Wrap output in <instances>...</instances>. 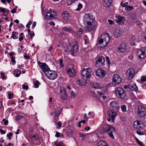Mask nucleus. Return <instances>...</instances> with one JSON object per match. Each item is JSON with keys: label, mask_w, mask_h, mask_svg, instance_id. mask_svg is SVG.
I'll return each mask as SVG.
<instances>
[{"label": "nucleus", "mask_w": 146, "mask_h": 146, "mask_svg": "<svg viewBox=\"0 0 146 146\" xmlns=\"http://www.w3.org/2000/svg\"><path fill=\"white\" fill-rule=\"evenodd\" d=\"M78 47L76 45H74L71 47V52L72 53H75L78 51Z\"/></svg>", "instance_id": "obj_28"}, {"label": "nucleus", "mask_w": 146, "mask_h": 146, "mask_svg": "<svg viewBox=\"0 0 146 146\" xmlns=\"http://www.w3.org/2000/svg\"><path fill=\"white\" fill-rule=\"evenodd\" d=\"M136 54L139 58L144 59L146 57V48L143 47L138 50L137 51Z\"/></svg>", "instance_id": "obj_6"}, {"label": "nucleus", "mask_w": 146, "mask_h": 146, "mask_svg": "<svg viewBox=\"0 0 146 146\" xmlns=\"http://www.w3.org/2000/svg\"><path fill=\"white\" fill-rule=\"evenodd\" d=\"M137 133L139 135H143L144 134L143 133V132H141L139 130L137 131Z\"/></svg>", "instance_id": "obj_58"}, {"label": "nucleus", "mask_w": 146, "mask_h": 146, "mask_svg": "<svg viewBox=\"0 0 146 146\" xmlns=\"http://www.w3.org/2000/svg\"><path fill=\"white\" fill-rule=\"evenodd\" d=\"M76 96V95L75 94V92L73 91H72L70 92V97L72 98H75Z\"/></svg>", "instance_id": "obj_40"}, {"label": "nucleus", "mask_w": 146, "mask_h": 146, "mask_svg": "<svg viewBox=\"0 0 146 146\" xmlns=\"http://www.w3.org/2000/svg\"><path fill=\"white\" fill-rule=\"evenodd\" d=\"M135 71L132 68H129L126 71V76L127 79L128 80L132 79L135 76Z\"/></svg>", "instance_id": "obj_9"}, {"label": "nucleus", "mask_w": 146, "mask_h": 146, "mask_svg": "<svg viewBox=\"0 0 146 146\" xmlns=\"http://www.w3.org/2000/svg\"><path fill=\"white\" fill-rule=\"evenodd\" d=\"M135 140L139 146H145L144 144L142 142L140 141L137 138H135Z\"/></svg>", "instance_id": "obj_38"}, {"label": "nucleus", "mask_w": 146, "mask_h": 146, "mask_svg": "<svg viewBox=\"0 0 146 146\" xmlns=\"http://www.w3.org/2000/svg\"><path fill=\"white\" fill-rule=\"evenodd\" d=\"M126 49L125 44H121L117 48V51L120 52H125Z\"/></svg>", "instance_id": "obj_20"}, {"label": "nucleus", "mask_w": 146, "mask_h": 146, "mask_svg": "<svg viewBox=\"0 0 146 146\" xmlns=\"http://www.w3.org/2000/svg\"><path fill=\"white\" fill-rule=\"evenodd\" d=\"M55 145L56 146H63V143L61 142H55Z\"/></svg>", "instance_id": "obj_48"}, {"label": "nucleus", "mask_w": 146, "mask_h": 146, "mask_svg": "<svg viewBox=\"0 0 146 146\" xmlns=\"http://www.w3.org/2000/svg\"><path fill=\"white\" fill-rule=\"evenodd\" d=\"M86 79H83V80H78L77 81V84L81 86H84L86 84Z\"/></svg>", "instance_id": "obj_26"}, {"label": "nucleus", "mask_w": 146, "mask_h": 146, "mask_svg": "<svg viewBox=\"0 0 146 146\" xmlns=\"http://www.w3.org/2000/svg\"><path fill=\"white\" fill-rule=\"evenodd\" d=\"M129 39L133 41L137 42V38L133 35H131L129 36Z\"/></svg>", "instance_id": "obj_35"}, {"label": "nucleus", "mask_w": 146, "mask_h": 146, "mask_svg": "<svg viewBox=\"0 0 146 146\" xmlns=\"http://www.w3.org/2000/svg\"><path fill=\"white\" fill-rule=\"evenodd\" d=\"M55 16L54 12V11L48 12L46 14V18L49 20Z\"/></svg>", "instance_id": "obj_23"}, {"label": "nucleus", "mask_w": 146, "mask_h": 146, "mask_svg": "<svg viewBox=\"0 0 146 146\" xmlns=\"http://www.w3.org/2000/svg\"><path fill=\"white\" fill-rule=\"evenodd\" d=\"M121 109L122 111L123 112H125L126 111V106L125 105H123L121 107Z\"/></svg>", "instance_id": "obj_50"}, {"label": "nucleus", "mask_w": 146, "mask_h": 146, "mask_svg": "<svg viewBox=\"0 0 146 146\" xmlns=\"http://www.w3.org/2000/svg\"><path fill=\"white\" fill-rule=\"evenodd\" d=\"M106 74V72L101 69H98L96 71V76L100 78H103L105 76Z\"/></svg>", "instance_id": "obj_16"}, {"label": "nucleus", "mask_w": 146, "mask_h": 146, "mask_svg": "<svg viewBox=\"0 0 146 146\" xmlns=\"http://www.w3.org/2000/svg\"><path fill=\"white\" fill-rule=\"evenodd\" d=\"M78 8L76 9V10L79 11L82 8V6L81 4L79 3L78 5Z\"/></svg>", "instance_id": "obj_44"}, {"label": "nucleus", "mask_w": 146, "mask_h": 146, "mask_svg": "<svg viewBox=\"0 0 146 146\" xmlns=\"http://www.w3.org/2000/svg\"><path fill=\"white\" fill-rule=\"evenodd\" d=\"M86 31H91L97 26V23L92 15L90 13L85 14L83 19Z\"/></svg>", "instance_id": "obj_1"}, {"label": "nucleus", "mask_w": 146, "mask_h": 146, "mask_svg": "<svg viewBox=\"0 0 146 146\" xmlns=\"http://www.w3.org/2000/svg\"><path fill=\"white\" fill-rule=\"evenodd\" d=\"M146 110L142 106H139L137 108V114L139 117H143L146 115Z\"/></svg>", "instance_id": "obj_10"}, {"label": "nucleus", "mask_w": 146, "mask_h": 146, "mask_svg": "<svg viewBox=\"0 0 146 146\" xmlns=\"http://www.w3.org/2000/svg\"><path fill=\"white\" fill-rule=\"evenodd\" d=\"M30 138L32 140H36L38 138V135H34L31 136L30 137Z\"/></svg>", "instance_id": "obj_39"}, {"label": "nucleus", "mask_w": 146, "mask_h": 146, "mask_svg": "<svg viewBox=\"0 0 146 146\" xmlns=\"http://www.w3.org/2000/svg\"><path fill=\"white\" fill-rule=\"evenodd\" d=\"M78 32L80 34H81L83 33V30L81 28H79L78 30Z\"/></svg>", "instance_id": "obj_59"}, {"label": "nucleus", "mask_w": 146, "mask_h": 146, "mask_svg": "<svg viewBox=\"0 0 146 146\" xmlns=\"http://www.w3.org/2000/svg\"><path fill=\"white\" fill-rule=\"evenodd\" d=\"M120 5L123 7H126L128 5V3L127 2H126L124 3L123 2H121L120 4Z\"/></svg>", "instance_id": "obj_42"}, {"label": "nucleus", "mask_w": 146, "mask_h": 146, "mask_svg": "<svg viewBox=\"0 0 146 146\" xmlns=\"http://www.w3.org/2000/svg\"><path fill=\"white\" fill-rule=\"evenodd\" d=\"M62 123L60 121H58L56 125V128L57 129H59L62 126Z\"/></svg>", "instance_id": "obj_41"}, {"label": "nucleus", "mask_w": 146, "mask_h": 146, "mask_svg": "<svg viewBox=\"0 0 146 146\" xmlns=\"http://www.w3.org/2000/svg\"><path fill=\"white\" fill-rule=\"evenodd\" d=\"M110 41L109 35L107 33L103 34L99 38L97 43V46L98 47H104L108 44Z\"/></svg>", "instance_id": "obj_2"}, {"label": "nucleus", "mask_w": 146, "mask_h": 146, "mask_svg": "<svg viewBox=\"0 0 146 146\" xmlns=\"http://www.w3.org/2000/svg\"><path fill=\"white\" fill-rule=\"evenodd\" d=\"M62 17L64 20L65 21H68L70 19V16L69 13L65 11L62 14Z\"/></svg>", "instance_id": "obj_25"}, {"label": "nucleus", "mask_w": 146, "mask_h": 146, "mask_svg": "<svg viewBox=\"0 0 146 146\" xmlns=\"http://www.w3.org/2000/svg\"><path fill=\"white\" fill-rule=\"evenodd\" d=\"M130 17L131 20L132 21L135 20L137 19L136 15L135 13L131 14Z\"/></svg>", "instance_id": "obj_33"}, {"label": "nucleus", "mask_w": 146, "mask_h": 146, "mask_svg": "<svg viewBox=\"0 0 146 146\" xmlns=\"http://www.w3.org/2000/svg\"><path fill=\"white\" fill-rule=\"evenodd\" d=\"M13 135V133L12 132H10L7 134V137L9 140L11 139V137Z\"/></svg>", "instance_id": "obj_46"}, {"label": "nucleus", "mask_w": 146, "mask_h": 146, "mask_svg": "<svg viewBox=\"0 0 146 146\" xmlns=\"http://www.w3.org/2000/svg\"><path fill=\"white\" fill-rule=\"evenodd\" d=\"M115 17L117 18V19L116 20V22L118 24H120L121 23L124 22L125 19L124 17L116 16Z\"/></svg>", "instance_id": "obj_21"}, {"label": "nucleus", "mask_w": 146, "mask_h": 146, "mask_svg": "<svg viewBox=\"0 0 146 146\" xmlns=\"http://www.w3.org/2000/svg\"><path fill=\"white\" fill-rule=\"evenodd\" d=\"M9 98V99H11L13 96V93H11L10 92H8Z\"/></svg>", "instance_id": "obj_45"}, {"label": "nucleus", "mask_w": 146, "mask_h": 146, "mask_svg": "<svg viewBox=\"0 0 146 146\" xmlns=\"http://www.w3.org/2000/svg\"><path fill=\"white\" fill-rule=\"evenodd\" d=\"M112 0H103V5L106 7H110L112 4Z\"/></svg>", "instance_id": "obj_22"}, {"label": "nucleus", "mask_w": 146, "mask_h": 146, "mask_svg": "<svg viewBox=\"0 0 146 146\" xmlns=\"http://www.w3.org/2000/svg\"><path fill=\"white\" fill-rule=\"evenodd\" d=\"M21 73V71L18 69H16L13 72V75L16 77H19Z\"/></svg>", "instance_id": "obj_31"}, {"label": "nucleus", "mask_w": 146, "mask_h": 146, "mask_svg": "<svg viewBox=\"0 0 146 146\" xmlns=\"http://www.w3.org/2000/svg\"><path fill=\"white\" fill-rule=\"evenodd\" d=\"M38 64L40 69L45 73V74L46 73L50 70V68L45 63H42L40 62H38Z\"/></svg>", "instance_id": "obj_13"}, {"label": "nucleus", "mask_w": 146, "mask_h": 146, "mask_svg": "<svg viewBox=\"0 0 146 146\" xmlns=\"http://www.w3.org/2000/svg\"><path fill=\"white\" fill-rule=\"evenodd\" d=\"M117 111L109 110L108 111L107 114L108 118L107 119L108 121H110L111 120L113 123H114L117 113Z\"/></svg>", "instance_id": "obj_8"}, {"label": "nucleus", "mask_w": 146, "mask_h": 146, "mask_svg": "<svg viewBox=\"0 0 146 146\" xmlns=\"http://www.w3.org/2000/svg\"><path fill=\"white\" fill-rule=\"evenodd\" d=\"M133 7L132 6H127L125 8V10L126 11H129L133 10Z\"/></svg>", "instance_id": "obj_37"}, {"label": "nucleus", "mask_w": 146, "mask_h": 146, "mask_svg": "<svg viewBox=\"0 0 146 146\" xmlns=\"http://www.w3.org/2000/svg\"><path fill=\"white\" fill-rule=\"evenodd\" d=\"M23 118V116L22 115H19L16 117L15 118V120H18Z\"/></svg>", "instance_id": "obj_52"}, {"label": "nucleus", "mask_w": 146, "mask_h": 146, "mask_svg": "<svg viewBox=\"0 0 146 146\" xmlns=\"http://www.w3.org/2000/svg\"><path fill=\"white\" fill-rule=\"evenodd\" d=\"M36 25V22H34L32 25V28L34 29Z\"/></svg>", "instance_id": "obj_64"}, {"label": "nucleus", "mask_w": 146, "mask_h": 146, "mask_svg": "<svg viewBox=\"0 0 146 146\" xmlns=\"http://www.w3.org/2000/svg\"><path fill=\"white\" fill-rule=\"evenodd\" d=\"M104 131L108 133L109 136L112 139H114V137L113 134L115 131V128L112 125L108 124L105 125L103 127Z\"/></svg>", "instance_id": "obj_3"}, {"label": "nucleus", "mask_w": 146, "mask_h": 146, "mask_svg": "<svg viewBox=\"0 0 146 146\" xmlns=\"http://www.w3.org/2000/svg\"><path fill=\"white\" fill-rule=\"evenodd\" d=\"M18 34V33L17 32H13L12 33V35L11 36V38L13 39H16L17 38V36L16 35H17Z\"/></svg>", "instance_id": "obj_34"}, {"label": "nucleus", "mask_w": 146, "mask_h": 146, "mask_svg": "<svg viewBox=\"0 0 146 146\" xmlns=\"http://www.w3.org/2000/svg\"><path fill=\"white\" fill-rule=\"evenodd\" d=\"M129 88L131 90L136 91L138 88L137 86L135 84H132L129 85Z\"/></svg>", "instance_id": "obj_27"}, {"label": "nucleus", "mask_w": 146, "mask_h": 146, "mask_svg": "<svg viewBox=\"0 0 146 146\" xmlns=\"http://www.w3.org/2000/svg\"><path fill=\"white\" fill-rule=\"evenodd\" d=\"M60 135H61V136H63V135L61 134L60 133L56 132V134H55V137H59L60 136Z\"/></svg>", "instance_id": "obj_47"}, {"label": "nucleus", "mask_w": 146, "mask_h": 146, "mask_svg": "<svg viewBox=\"0 0 146 146\" xmlns=\"http://www.w3.org/2000/svg\"><path fill=\"white\" fill-rule=\"evenodd\" d=\"M0 132L2 134H5L6 133V131L2 130V129H0Z\"/></svg>", "instance_id": "obj_63"}, {"label": "nucleus", "mask_w": 146, "mask_h": 146, "mask_svg": "<svg viewBox=\"0 0 146 146\" xmlns=\"http://www.w3.org/2000/svg\"><path fill=\"white\" fill-rule=\"evenodd\" d=\"M23 33H21L19 35V40L20 41H22L23 39V37L22 36L23 35Z\"/></svg>", "instance_id": "obj_49"}, {"label": "nucleus", "mask_w": 146, "mask_h": 146, "mask_svg": "<svg viewBox=\"0 0 146 146\" xmlns=\"http://www.w3.org/2000/svg\"><path fill=\"white\" fill-rule=\"evenodd\" d=\"M0 73L2 76V79H4L5 78V73L3 72L2 71Z\"/></svg>", "instance_id": "obj_56"}, {"label": "nucleus", "mask_w": 146, "mask_h": 146, "mask_svg": "<svg viewBox=\"0 0 146 146\" xmlns=\"http://www.w3.org/2000/svg\"><path fill=\"white\" fill-rule=\"evenodd\" d=\"M15 57L12 56L11 58V60L12 62L13 63H15Z\"/></svg>", "instance_id": "obj_62"}, {"label": "nucleus", "mask_w": 146, "mask_h": 146, "mask_svg": "<svg viewBox=\"0 0 146 146\" xmlns=\"http://www.w3.org/2000/svg\"><path fill=\"white\" fill-rule=\"evenodd\" d=\"M40 84V82H39L37 80H36L35 81L34 83V85L35 86V87L36 88H38L39 86V84Z\"/></svg>", "instance_id": "obj_43"}, {"label": "nucleus", "mask_w": 146, "mask_h": 146, "mask_svg": "<svg viewBox=\"0 0 146 146\" xmlns=\"http://www.w3.org/2000/svg\"><path fill=\"white\" fill-rule=\"evenodd\" d=\"M121 78L119 75L115 74L114 75L112 78V83L114 85L118 84L121 82Z\"/></svg>", "instance_id": "obj_12"}, {"label": "nucleus", "mask_w": 146, "mask_h": 146, "mask_svg": "<svg viewBox=\"0 0 146 146\" xmlns=\"http://www.w3.org/2000/svg\"><path fill=\"white\" fill-rule=\"evenodd\" d=\"M115 91V95L118 98L123 99L125 96L124 90L121 87L116 88Z\"/></svg>", "instance_id": "obj_5"}, {"label": "nucleus", "mask_w": 146, "mask_h": 146, "mask_svg": "<svg viewBox=\"0 0 146 146\" xmlns=\"http://www.w3.org/2000/svg\"><path fill=\"white\" fill-rule=\"evenodd\" d=\"M141 80L143 82L146 81V76H142L141 78Z\"/></svg>", "instance_id": "obj_55"}, {"label": "nucleus", "mask_w": 146, "mask_h": 146, "mask_svg": "<svg viewBox=\"0 0 146 146\" xmlns=\"http://www.w3.org/2000/svg\"><path fill=\"white\" fill-rule=\"evenodd\" d=\"M105 61V59L104 57H99L96 62V66L99 67L103 65Z\"/></svg>", "instance_id": "obj_17"}, {"label": "nucleus", "mask_w": 146, "mask_h": 146, "mask_svg": "<svg viewBox=\"0 0 146 146\" xmlns=\"http://www.w3.org/2000/svg\"><path fill=\"white\" fill-rule=\"evenodd\" d=\"M5 9L3 8L0 7V12L1 11L2 12L4 13L5 12Z\"/></svg>", "instance_id": "obj_61"}, {"label": "nucleus", "mask_w": 146, "mask_h": 146, "mask_svg": "<svg viewBox=\"0 0 146 146\" xmlns=\"http://www.w3.org/2000/svg\"><path fill=\"white\" fill-rule=\"evenodd\" d=\"M92 70L90 68L84 69L82 71L81 75L83 79L90 78L91 76Z\"/></svg>", "instance_id": "obj_7"}, {"label": "nucleus", "mask_w": 146, "mask_h": 146, "mask_svg": "<svg viewBox=\"0 0 146 146\" xmlns=\"http://www.w3.org/2000/svg\"><path fill=\"white\" fill-rule=\"evenodd\" d=\"M110 110L118 111L119 108V105L117 102H111L110 104Z\"/></svg>", "instance_id": "obj_14"}, {"label": "nucleus", "mask_w": 146, "mask_h": 146, "mask_svg": "<svg viewBox=\"0 0 146 146\" xmlns=\"http://www.w3.org/2000/svg\"><path fill=\"white\" fill-rule=\"evenodd\" d=\"M66 70L68 75L70 77H74L76 74L74 66L73 65L69 64L66 67Z\"/></svg>", "instance_id": "obj_4"}, {"label": "nucleus", "mask_w": 146, "mask_h": 146, "mask_svg": "<svg viewBox=\"0 0 146 146\" xmlns=\"http://www.w3.org/2000/svg\"><path fill=\"white\" fill-rule=\"evenodd\" d=\"M122 33V30L119 27H117L114 30L113 32L114 35L115 37H118Z\"/></svg>", "instance_id": "obj_18"}, {"label": "nucleus", "mask_w": 146, "mask_h": 146, "mask_svg": "<svg viewBox=\"0 0 146 146\" xmlns=\"http://www.w3.org/2000/svg\"><path fill=\"white\" fill-rule=\"evenodd\" d=\"M90 84L91 87L93 88L100 89L101 88L103 87V85L101 84H98L96 82H91Z\"/></svg>", "instance_id": "obj_19"}, {"label": "nucleus", "mask_w": 146, "mask_h": 146, "mask_svg": "<svg viewBox=\"0 0 146 146\" xmlns=\"http://www.w3.org/2000/svg\"><path fill=\"white\" fill-rule=\"evenodd\" d=\"M62 29L64 31L67 32L71 33H73L74 32V31L70 27H64Z\"/></svg>", "instance_id": "obj_29"}, {"label": "nucleus", "mask_w": 146, "mask_h": 146, "mask_svg": "<svg viewBox=\"0 0 146 146\" xmlns=\"http://www.w3.org/2000/svg\"><path fill=\"white\" fill-rule=\"evenodd\" d=\"M86 135L83 134H80V137L82 138V140H84V139Z\"/></svg>", "instance_id": "obj_54"}, {"label": "nucleus", "mask_w": 146, "mask_h": 146, "mask_svg": "<svg viewBox=\"0 0 146 146\" xmlns=\"http://www.w3.org/2000/svg\"><path fill=\"white\" fill-rule=\"evenodd\" d=\"M133 126L135 128L137 129L143 128L145 124L141 121L136 120L134 122Z\"/></svg>", "instance_id": "obj_11"}, {"label": "nucleus", "mask_w": 146, "mask_h": 146, "mask_svg": "<svg viewBox=\"0 0 146 146\" xmlns=\"http://www.w3.org/2000/svg\"><path fill=\"white\" fill-rule=\"evenodd\" d=\"M46 76L50 80H54V74L52 73V71L49 70L45 74Z\"/></svg>", "instance_id": "obj_24"}, {"label": "nucleus", "mask_w": 146, "mask_h": 146, "mask_svg": "<svg viewBox=\"0 0 146 146\" xmlns=\"http://www.w3.org/2000/svg\"><path fill=\"white\" fill-rule=\"evenodd\" d=\"M106 61L108 62V63L109 66L111 64V63L110 62L109 57L108 56H106Z\"/></svg>", "instance_id": "obj_53"}, {"label": "nucleus", "mask_w": 146, "mask_h": 146, "mask_svg": "<svg viewBox=\"0 0 146 146\" xmlns=\"http://www.w3.org/2000/svg\"><path fill=\"white\" fill-rule=\"evenodd\" d=\"M62 111L61 109L59 108H57L55 111V116L58 117Z\"/></svg>", "instance_id": "obj_32"}, {"label": "nucleus", "mask_w": 146, "mask_h": 146, "mask_svg": "<svg viewBox=\"0 0 146 146\" xmlns=\"http://www.w3.org/2000/svg\"><path fill=\"white\" fill-rule=\"evenodd\" d=\"M108 144L104 141H99L97 144V146H107Z\"/></svg>", "instance_id": "obj_30"}, {"label": "nucleus", "mask_w": 146, "mask_h": 146, "mask_svg": "<svg viewBox=\"0 0 146 146\" xmlns=\"http://www.w3.org/2000/svg\"><path fill=\"white\" fill-rule=\"evenodd\" d=\"M23 88H22L23 89H25L27 90L28 89V86L27 85H26L25 84H23L22 85Z\"/></svg>", "instance_id": "obj_51"}, {"label": "nucleus", "mask_w": 146, "mask_h": 146, "mask_svg": "<svg viewBox=\"0 0 146 146\" xmlns=\"http://www.w3.org/2000/svg\"><path fill=\"white\" fill-rule=\"evenodd\" d=\"M97 92L98 94L100 96V97H101L104 100L106 98V96L104 95L102 93L99 91H97Z\"/></svg>", "instance_id": "obj_36"}, {"label": "nucleus", "mask_w": 146, "mask_h": 146, "mask_svg": "<svg viewBox=\"0 0 146 146\" xmlns=\"http://www.w3.org/2000/svg\"><path fill=\"white\" fill-rule=\"evenodd\" d=\"M60 98L65 100L67 98L66 93L64 87L60 86Z\"/></svg>", "instance_id": "obj_15"}, {"label": "nucleus", "mask_w": 146, "mask_h": 146, "mask_svg": "<svg viewBox=\"0 0 146 146\" xmlns=\"http://www.w3.org/2000/svg\"><path fill=\"white\" fill-rule=\"evenodd\" d=\"M3 121L4 122V124L5 125H7L8 121L7 120H6L5 119H3Z\"/></svg>", "instance_id": "obj_60"}, {"label": "nucleus", "mask_w": 146, "mask_h": 146, "mask_svg": "<svg viewBox=\"0 0 146 146\" xmlns=\"http://www.w3.org/2000/svg\"><path fill=\"white\" fill-rule=\"evenodd\" d=\"M63 62V60L62 59H60V60L59 64H60V66L61 67H63L64 66L62 64Z\"/></svg>", "instance_id": "obj_57"}]
</instances>
